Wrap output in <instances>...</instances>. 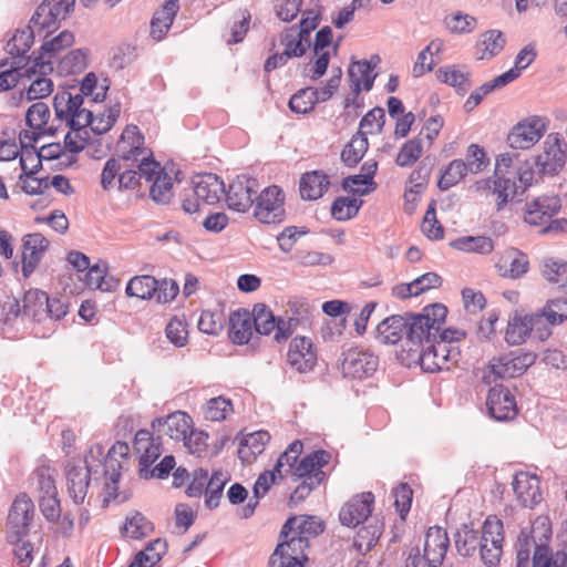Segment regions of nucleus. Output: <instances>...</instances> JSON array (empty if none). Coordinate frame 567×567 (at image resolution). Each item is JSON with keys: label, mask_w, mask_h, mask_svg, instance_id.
I'll return each mask as SVG.
<instances>
[{"label": "nucleus", "mask_w": 567, "mask_h": 567, "mask_svg": "<svg viewBox=\"0 0 567 567\" xmlns=\"http://www.w3.org/2000/svg\"><path fill=\"white\" fill-rule=\"evenodd\" d=\"M446 306L442 302L426 305L421 312L408 311L404 315H392L381 320L374 329V338L381 344H396L405 336L413 341L417 333L427 332L433 324L443 321Z\"/></svg>", "instance_id": "f257e3e1"}, {"label": "nucleus", "mask_w": 567, "mask_h": 567, "mask_svg": "<svg viewBox=\"0 0 567 567\" xmlns=\"http://www.w3.org/2000/svg\"><path fill=\"white\" fill-rule=\"evenodd\" d=\"M33 44L34 34L32 32L27 37L13 32L4 47L7 53L11 55L14 68H19L21 79L32 80L35 75H48L53 72L52 61L42 58L35 50L29 54Z\"/></svg>", "instance_id": "f03ea898"}, {"label": "nucleus", "mask_w": 567, "mask_h": 567, "mask_svg": "<svg viewBox=\"0 0 567 567\" xmlns=\"http://www.w3.org/2000/svg\"><path fill=\"white\" fill-rule=\"evenodd\" d=\"M71 13H65L64 4L61 0H42L32 13L28 24L24 28H18L14 32L28 35L30 32L42 39L51 37L61 28L62 20H65Z\"/></svg>", "instance_id": "7ed1b4c3"}, {"label": "nucleus", "mask_w": 567, "mask_h": 567, "mask_svg": "<svg viewBox=\"0 0 567 567\" xmlns=\"http://www.w3.org/2000/svg\"><path fill=\"white\" fill-rule=\"evenodd\" d=\"M137 172L141 178L152 183L148 197L157 205H168L174 196L173 181L152 151L138 162Z\"/></svg>", "instance_id": "20e7f679"}, {"label": "nucleus", "mask_w": 567, "mask_h": 567, "mask_svg": "<svg viewBox=\"0 0 567 567\" xmlns=\"http://www.w3.org/2000/svg\"><path fill=\"white\" fill-rule=\"evenodd\" d=\"M285 202L284 189L276 184L269 185L255 197L254 217L265 225H280L287 218Z\"/></svg>", "instance_id": "39448f33"}, {"label": "nucleus", "mask_w": 567, "mask_h": 567, "mask_svg": "<svg viewBox=\"0 0 567 567\" xmlns=\"http://www.w3.org/2000/svg\"><path fill=\"white\" fill-rule=\"evenodd\" d=\"M34 517V504L25 492L19 493L9 509L7 517V542L10 545H18L22 538L29 535L30 526Z\"/></svg>", "instance_id": "423d86ee"}, {"label": "nucleus", "mask_w": 567, "mask_h": 567, "mask_svg": "<svg viewBox=\"0 0 567 567\" xmlns=\"http://www.w3.org/2000/svg\"><path fill=\"white\" fill-rule=\"evenodd\" d=\"M536 360L535 352L517 349L493 357L487 363V369L493 374L494 381L515 379L522 377Z\"/></svg>", "instance_id": "0eeeda50"}, {"label": "nucleus", "mask_w": 567, "mask_h": 567, "mask_svg": "<svg viewBox=\"0 0 567 567\" xmlns=\"http://www.w3.org/2000/svg\"><path fill=\"white\" fill-rule=\"evenodd\" d=\"M533 331L540 341L547 340L551 334L549 327L542 326L536 312L520 315L518 310H514L508 318L504 339L511 347L520 346L526 342Z\"/></svg>", "instance_id": "6e6552de"}, {"label": "nucleus", "mask_w": 567, "mask_h": 567, "mask_svg": "<svg viewBox=\"0 0 567 567\" xmlns=\"http://www.w3.org/2000/svg\"><path fill=\"white\" fill-rule=\"evenodd\" d=\"M343 378L364 380L371 378L378 370L379 357L369 349L358 347L342 349L338 360Z\"/></svg>", "instance_id": "1a4fd4ad"}, {"label": "nucleus", "mask_w": 567, "mask_h": 567, "mask_svg": "<svg viewBox=\"0 0 567 567\" xmlns=\"http://www.w3.org/2000/svg\"><path fill=\"white\" fill-rule=\"evenodd\" d=\"M259 182L248 174H239L225 188V202L228 209L247 213L255 205Z\"/></svg>", "instance_id": "9d476101"}, {"label": "nucleus", "mask_w": 567, "mask_h": 567, "mask_svg": "<svg viewBox=\"0 0 567 567\" xmlns=\"http://www.w3.org/2000/svg\"><path fill=\"white\" fill-rule=\"evenodd\" d=\"M487 415L496 422H509L519 413L515 395L502 383L491 386L486 398Z\"/></svg>", "instance_id": "9b49d317"}, {"label": "nucleus", "mask_w": 567, "mask_h": 567, "mask_svg": "<svg viewBox=\"0 0 567 567\" xmlns=\"http://www.w3.org/2000/svg\"><path fill=\"white\" fill-rule=\"evenodd\" d=\"M331 454L323 450H315L306 454L293 468H289L293 481L299 480H316V484H321L326 477L322 468L330 462Z\"/></svg>", "instance_id": "f8f14e48"}, {"label": "nucleus", "mask_w": 567, "mask_h": 567, "mask_svg": "<svg viewBox=\"0 0 567 567\" xmlns=\"http://www.w3.org/2000/svg\"><path fill=\"white\" fill-rule=\"evenodd\" d=\"M546 132V124L538 116L518 122L507 135V144L514 150H526L536 144Z\"/></svg>", "instance_id": "ddd939ff"}, {"label": "nucleus", "mask_w": 567, "mask_h": 567, "mask_svg": "<svg viewBox=\"0 0 567 567\" xmlns=\"http://www.w3.org/2000/svg\"><path fill=\"white\" fill-rule=\"evenodd\" d=\"M566 164V152L561 150V138L558 133L549 134L545 141L544 154L535 156V165L539 176L557 175Z\"/></svg>", "instance_id": "4468645a"}, {"label": "nucleus", "mask_w": 567, "mask_h": 567, "mask_svg": "<svg viewBox=\"0 0 567 567\" xmlns=\"http://www.w3.org/2000/svg\"><path fill=\"white\" fill-rule=\"evenodd\" d=\"M374 508V495L372 492H362L347 502L340 513L339 520L346 527H357L364 523Z\"/></svg>", "instance_id": "2eb2a0df"}, {"label": "nucleus", "mask_w": 567, "mask_h": 567, "mask_svg": "<svg viewBox=\"0 0 567 567\" xmlns=\"http://www.w3.org/2000/svg\"><path fill=\"white\" fill-rule=\"evenodd\" d=\"M317 360V348L310 338L297 336L290 341L287 361L299 373L312 371Z\"/></svg>", "instance_id": "dca6fc26"}, {"label": "nucleus", "mask_w": 567, "mask_h": 567, "mask_svg": "<svg viewBox=\"0 0 567 567\" xmlns=\"http://www.w3.org/2000/svg\"><path fill=\"white\" fill-rule=\"evenodd\" d=\"M333 43V31L330 25L321 27L315 34L312 41V52L315 56L313 64L310 69V79L317 81L321 79L328 71L331 53L327 51Z\"/></svg>", "instance_id": "f3484780"}, {"label": "nucleus", "mask_w": 567, "mask_h": 567, "mask_svg": "<svg viewBox=\"0 0 567 567\" xmlns=\"http://www.w3.org/2000/svg\"><path fill=\"white\" fill-rule=\"evenodd\" d=\"M251 311L246 308H237L231 311L228 318V338L236 346H245L250 343L251 348L259 344V337L252 339Z\"/></svg>", "instance_id": "a211bd4d"}, {"label": "nucleus", "mask_w": 567, "mask_h": 567, "mask_svg": "<svg viewBox=\"0 0 567 567\" xmlns=\"http://www.w3.org/2000/svg\"><path fill=\"white\" fill-rule=\"evenodd\" d=\"M512 485L522 506L533 508L542 502L540 477L537 474L519 471L514 475Z\"/></svg>", "instance_id": "6ab92c4d"}, {"label": "nucleus", "mask_w": 567, "mask_h": 567, "mask_svg": "<svg viewBox=\"0 0 567 567\" xmlns=\"http://www.w3.org/2000/svg\"><path fill=\"white\" fill-rule=\"evenodd\" d=\"M561 209V199L557 195H543L526 204L524 220L532 226H542Z\"/></svg>", "instance_id": "aec40b11"}, {"label": "nucleus", "mask_w": 567, "mask_h": 567, "mask_svg": "<svg viewBox=\"0 0 567 567\" xmlns=\"http://www.w3.org/2000/svg\"><path fill=\"white\" fill-rule=\"evenodd\" d=\"M450 547V538L446 529L441 526H432L426 530L423 557L429 567H440Z\"/></svg>", "instance_id": "412c9836"}, {"label": "nucleus", "mask_w": 567, "mask_h": 567, "mask_svg": "<svg viewBox=\"0 0 567 567\" xmlns=\"http://www.w3.org/2000/svg\"><path fill=\"white\" fill-rule=\"evenodd\" d=\"M22 276L27 279L39 266L50 241L41 233L27 234L23 239Z\"/></svg>", "instance_id": "4be33fe9"}, {"label": "nucleus", "mask_w": 567, "mask_h": 567, "mask_svg": "<svg viewBox=\"0 0 567 567\" xmlns=\"http://www.w3.org/2000/svg\"><path fill=\"white\" fill-rule=\"evenodd\" d=\"M192 184L193 195L207 205L219 203L221 195L225 194L226 185L215 173L197 174L192 178Z\"/></svg>", "instance_id": "5701e85b"}, {"label": "nucleus", "mask_w": 567, "mask_h": 567, "mask_svg": "<svg viewBox=\"0 0 567 567\" xmlns=\"http://www.w3.org/2000/svg\"><path fill=\"white\" fill-rule=\"evenodd\" d=\"M287 545L282 549V557H277L274 565L269 567H305L309 558L306 550L310 547V542L307 536L297 533L296 536L286 539Z\"/></svg>", "instance_id": "b1692460"}, {"label": "nucleus", "mask_w": 567, "mask_h": 567, "mask_svg": "<svg viewBox=\"0 0 567 567\" xmlns=\"http://www.w3.org/2000/svg\"><path fill=\"white\" fill-rule=\"evenodd\" d=\"M85 473L81 466H71L66 470V484L68 492L76 505L83 503L84 497L87 493V488L91 481V475H95L97 470H94L87 456L84 458Z\"/></svg>", "instance_id": "393cba45"}, {"label": "nucleus", "mask_w": 567, "mask_h": 567, "mask_svg": "<svg viewBox=\"0 0 567 567\" xmlns=\"http://www.w3.org/2000/svg\"><path fill=\"white\" fill-rule=\"evenodd\" d=\"M179 8V4H175V0H166L161 8L153 13L150 22V35L153 40L159 42L167 37Z\"/></svg>", "instance_id": "a878e982"}, {"label": "nucleus", "mask_w": 567, "mask_h": 567, "mask_svg": "<svg viewBox=\"0 0 567 567\" xmlns=\"http://www.w3.org/2000/svg\"><path fill=\"white\" fill-rule=\"evenodd\" d=\"M423 338L425 340V353L419 357L422 359L425 357L426 373H436L442 371L447 363V358L444 357L447 351V344L445 341L441 342L440 338H436L432 332H424Z\"/></svg>", "instance_id": "bb28decb"}, {"label": "nucleus", "mask_w": 567, "mask_h": 567, "mask_svg": "<svg viewBox=\"0 0 567 567\" xmlns=\"http://www.w3.org/2000/svg\"><path fill=\"white\" fill-rule=\"evenodd\" d=\"M329 187V176L320 169L302 174L299 183L300 195L306 200H317L321 198Z\"/></svg>", "instance_id": "cd10ccee"}, {"label": "nucleus", "mask_w": 567, "mask_h": 567, "mask_svg": "<svg viewBox=\"0 0 567 567\" xmlns=\"http://www.w3.org/2000/svg\"><path fill=\"white\" fill-rule=\"evenodd\" d=\"M369 134L373 132L357 131L343 146L340 158L344 166L354 168L362 161L369 150Z\"/></svg>", "instance_id": "c85d7f7f"}, {"label": "nucleus", "mask_w": 567, "mask_h": 567, "mask_svg": "<svg viewBox=\"0 0 567 567\" xmlns=\"http://www.w3.org/2000/svg\"><path fill=\"white\" fill-rule=\"evenodd\" d=\"M251 317H254L252 332L259 336H269L272 331L276 333L279 323H282V317L276 316L266 303L254 305Z\"/></svg>", "instance_id": "c756f323"}, {"label": "nucleus", "mask_w": 567, "mask_h": 567, "mask_svg": "<svg viewBox=\"0 0 567 567\" xmlns=\"http://www.w3.org/2000/svg\"><path fill=\"white\" fill-rule=\"evenodd\" d=\"M536 315L542 326L550 328L564 323L567 320V296L548 299Z\"/></svg>", "instance_id": "7c9ffc66"}, {"label": "nucleus", "mask_w": 567, "mask_h": 567, "mask_svg": "<svg viewBox=\"0 0 567 567\" xmlns=\"http://www.w3.org/2000/svg\"><path fill=\"white\" fill-rule=\"evenodd\" d=\"M453 537L455 548L462 557H472L477 547H480V533L474 528V524L472 522L463 523Z\"/></svg>", "instance_id": "2f4dec72"}, {"label": "nucleus", "mask_w": 567, "mask_h": 567, "mask_svg": "<svg viewBox=\"0 0 567 567\" xmlns=\"http://www.w3.org/2000/svg\"><path fill=\"white\" fill-rule=\"evenodd\" d=\"M99 466H102L104 475L111 473L110 483L105 484L106 496L103 499V507H106L111 499H117V497L121 495L118 493L117 484L121 478L122 464L116 457H114V454L107 452L103 462H100L97 467Z\"/></svg>", "instance_id": "473e14b6"}, {"label": "nucleus", "mask_w": 567, "mask_h": 567, "mask_svg": "<svg viewBox=\"0 0 567 567\" xmlns=\"http://www.w3.org/2000/svg\"><path fill=\"white\" fill-rule=\"evenodd\" d=\"M168 544L165 539L156 538L150 542L144 550L135 554L128 567H153L166 554Z\"/></svg>", "instance_id": "72a5a7b5"}, {"label": "nucleus", "mask_w": 567, "mask_h": 567, "mask_svg": "<svg viewBox=\"0 0 567 567\" xmlns=\"http://www.w3.org/2000/svg\"><path fill=\"white\" fill-rule=\"evenodd\" d=\"M49 300V295L38 288H30L23 295V316L31 318L35 322L43 321V313L45 303Z\"/></svg>", "instance_id": "f704fd0d"}, {"label": "nucleus", "mask_w": 567, "mask_h": 567, "mask_svg": "<svg viewBox=\"0 0 567 567\" xmlns=\"http://www.w3.org/2000/svg\"><path fill=\"white\" fill-rule=\"evenodd\" d=\"M90 49L79 48L71 50L58 63L60 75H75L82 73L87 66Z\"/></svg>", "instance_id": "c9c22d12"}, {"label": "nucleus", "mask_w": 567, "mask_h": 567, "mask_svg": "<svg viewBox=\"0 0 567 567\" xmlns=\"http://www.w3.org/2000/svg\"><path fill=\"white\" fill-rule=\"evenodd\" d=\"M74 42V33L69 30H63L54 37L43 39V43L35 51L42 58L52 61L61 51L71 48Z\"/></svg>", "instance_id": "e433bc0d"}, {"label": "nucleus", "mask_w": 567, "mask_h": 567, "mask_svg": "<svg viewBox=\"0 0 567 567\" xmlns=\"http://www.w3.org/2000/svg\"><path fill=\"white\" fill-rule=\"evenodd\" d=\"M450 246L456 250L480 255H489L494 250V241L487 236H462L452 240Z\"/></svg>", "instance_id": "4c0bfd02"}, {"label": "nucleus", "mask_w": 567, "mask_h": 567, "mask_svg": "<svg viewBox=\"0 0 567 567\" xmlns=\"http://www.w3.org/2000/svg\"><path fill=\"white\" fill-rule=\"evenodd\" d=\"M156 289H158V280L155 277L151 275H141L128 280L125 292L128 297L150 300L154 298Z\"/></svg>", "instance_id": "58836bf2"}, {"label": "nucleus", "mask_w": 567, "mask_h": 567, "mask_svg": "<svg viewBox=\"0 0 567 567\" xmlns=\"http://www.w3.org/2000/svg\"><path fill=\"white\" fill-rule=\"evenodd\" d=\"M493 193L497 195V212H501L509 200L517 198V202H522L524 199V197L519 195L520 193L516 183L505 175L494 177Z\"/></svg>", "instance_id": "ea45409f"}, {"label": "nucleus", "mask_w": 567, "mask_h": 567, "mask_svg": "<svg viewBox=\"0 0 567 567\" xmlns=\"http://www.w3.org/2000/svg\"><path fill=\"white\" fill-rule=\"evenodd\" d=\"M166 422V434L175 440L183 441L186 440L189 430L193 426V419L183 411H176L168 414L165 417Z\"/></svg>", "instance_id": "a19ab883"}, {"label": "nucleus", "mask_w": 567, "mask_h": 567, "mask_svg": "<svg viewBox=\"0 0 567 567\" xmlns=\"http://www.w3.org/2000/svg\"><path fill=\"white\" fill-rule=\"evenodd\" d=\"M470 173L464 159L456 158L449 163L437 179V188L442 192L450 189Z\"/></svg>", "instance_id": "79ce46f5"}, {"label": "nucleus", "mask_w": 567, "mask_h": 567, "mask_svg": "<svg viewBox=\"0 0 567 567\" xmlns=\"http://www.w3.org/2000/svg\"><path fill=\"white\" fill-rule=\"evenodd\" d=\"M417 336L420 338V342L417 339L413 341L406 340L405 344L408 348L404 346L402 347L401 351L399 352V359L401 360V363L406 367L420 364L422 370L426 372L425 357L419 359V357L425 353V340L421 333H417Z\"/></svg>", "instance_id": "37998d69"}, {"label": "nucleus", "mask_w": 567, "mask_h": 567, "mask_svg": "<svg viewBox=\"0 0 567 567\" xmlns=\"http://www.w3.org/2000/svg\"><path fill=\"white\" fill-rule=\"evenodd\" d=\"M532 567H567V555L563 550L553 551L551 547H535Z\"/></svg>", "instance_id": "c03bdc74"}, {"label": "nucleus", "mask_w": 567, "mask_h": 567, "mask_svg": "<svg viewBox=\"0 0 567 567\" xmlns=\"http://www.w3.org/2000/svg\"><path fill=\"white\" fill-rule=\"evenodd\" d=\"M128 526L133 527L130 535L132 539H143L154 532V524L148 520L145 515L138 511H135L131 517L125 518L124 525L121 527L122 536H127Z\"/></svg>", "instance_id": "a18cd8bd"}, {"label": "nucleus", "mask_w": 567, "mask_h": 567, "mask_svg": "<svg viewBox=\"0 0 567 567\" xmlns=\"http://www.w3.org/2000/svg\"><path fill=\"white\" fill-rule=\"evenodd\" d=\"M508 256L512 257L509 269H504L499 264H496L498 272L504 278L517 279L523 277L529 269V260L525 252L512 247L508 249Z\"/></svg>", "instance_id": "49530a36"}, {"label": "nucleus", "mask_w": 567, "mask_h": 567, "mask_svg": "<svg viewBox=\"0 0 567 567\" xmlns=\"http://www.w3.org/2000/svg\"><path fill=\"white\" fill-rule=\"evenodd\" d=\"M271 436L268 431L259 430L254 433H249L244 435L239 441L238 446V458L245 460L246 457L241 456L245 453V446H248L249 454L259 455L264 452L266 444L270 441Z\"/></svg>", "instance_id": "de8ad7c7"}, {"label": "nucleus", "mask_w": 567, "mask_h": 567, "mask_svg": "<svg viewBox=\"0 0 567 567\" xmlns=\"http://www.w3.org/2000/svg\"><path fill=\"white\" fill-rule=\"evenodd\" d=\"M527 533L532 536L534 548L540 546H550L553 537L551 522L547 516L536 517L530 527H527Z\"/></svg>", "instance_id": "09e8293b"}, {"label": "nucleus", "mask_w": 567, "mask_h": 567, "mask_svg": "<svg viewBox=\"0 0 567 567\" xmlns=\"http://www.w3.org/2000/svg\"><path fill=\"white\" fill-rule=\"evenodd\" d=\"M226 317L223 310H203L198 319V329L203 333L218 336L225 328Z\"/></svg>", "instance_id": "8fccbe9b"}, {"label": "nucleus", "mask_w": 567, "mask_h": 567, "mask_svg": "<svg viewBox=\"0 0 567 567\" xmlns=\"http://www.w3.org/2000/svg\"><path fill=\"white\" fill-rule=\"evenodd\" d=\"M491 163L485 148L478 144H470L466 150L464 164L471 174H478L485 171Z\"/></svg>", "instance_id": "3c124183"}, {"label": "nucleus", "mask_w": 567, "mask_h": 567, "mask_svg": "<svg viewBox=\"0 0 567 567\" xmlns=\"http://www.w3.org/2000/svg\"><path fill=\"white\" fill-rule=\"evenodd\" d=\"M423 147L420 137H413L406 141L400 148L395 164L400 167L412 166L422 156Z\"/></svg>", "instance_id": "603ef678"}, {"label": "nucleus", "mask_w": 567, "mask_h": 567, "mask_svg": "<svg viewBox=\"0 0 567 567\" xmlns=\"http://www.w3.org/2000/svg\"><path fill=\"white\" fill-rule=\"evenodd\" d=\"M311 86H306L299 89L296 93H293L289 101L288 107L295 114H309L311 113L316 105L318 104V100H313L310 95Z\"/></svg>", "instance_id": "864d4df0"}, {"label": "nucleus", "mask_w": 567, "mask_h": 567, "mask_svg": "<svg viewBox=\"0 0 567 567\" xmlns=\"http://www.w3.org/2000/svg\"><path fill=\"white\" fill-rule=\"evenodd\" d=\"M251 13L248 9H240L234 16V22L230 28V38L227 39V44H238L244 41L250 25Z\"/></svg>", "instance_id": "5fc2aeb1"}, {"label": "nucleus", "mask_w": 567, "mask_h": 567, "mask_svg": "<svg viewBox=\"0 0 567 567\" xmlns=\"http://www.w3.org/2000/svg\"><path fill=\"white\" fill-rule=\"evenodd\" d=\"M229 411H233L231 400L224 396H216L207 401L204 416L208 421L220 422L226 419Z\"/></svg>", "instance_id": "6e6d98bb"}, {"label": "nucleus", "mask_w": 567, "mask_h": 567, "mask_svg": "<svg viewBox=\"0 0 567 567\" xmlns=\"http://www.w3.org/2000/svg\"><path fill=\"white\" fill-rule=\"evenodd\" d=\"M187 326L185 319H179L177 316H174L165 328V334L168 341L177 348L186 346L188 339Z\"/></svg>", "instance_id": "4d7b16f0"}, {"label": "nucleus", "mask_w": 567, "mask_h": 567, "mask_svg": "<svg viewBox=\"0 0 567 567\" xmlns=\"http://www.w3.org/2000/svg\"><path fill=\"white\" fill-rule=\"evenodd\" d=\"M394 507L402 520H405L413 501V489L408 483H400L393 489Z\"/></svg>", "instance_id": "13d9d810"}, {"label": "nucleus", "mask_w": 567, "mask_h": 567, "mask_svg": "<svg viewBox=\"0 0 567 567\" xmlns=\"http://www.w3.org/2000/svg\"><path fill=\"white\" fill-rule=\"evenodd\" d=\"M477 23L476 18L462 11H457L445 18V24L452 33H471Z\"/></svg>", "instance_id": "bf43d9fd"}, {"label": "nucleus", "mask_w": 567, "mask_h": 567, "mask_svg": "<svg viewBox=\"0 0 567 567\" xmlns=\"http://www.w3.org/2000/svg\"><path fill=\"white\" fill-rule=\"evenodd\" d=\"M53 86V81L47 78V75H38L28 87L25 95L21 92L19 99L21 100L24 96L29 102L38 99H44L52 93Z\"/></svg>", "instance_id": "052dcab7"}, {"label": "nucleus", "mask_w": 567, "mask_h": 567, "mask_svg": "<svg viewBox=\"0 0 567 567\" xmlns=\"http://www.w3.org/2000/svg\"><path fill=\"white\" fill-rule=\"evenodd\" d=\"M51 467L49 465H41L33 472L38 481L39 496H54L59 495L55 481L50 473Z\"/></svg>", "instance_id": "680f3d73"}, {"label": "nucleus", "mask_w": 567, "mask_h": 567, "mask_svg": "<svg viewBox=\"0 0 567 567\" xmlns=\"http://www.w3.org/2000/svg\"><path fill=\"white\" fill-rule=\"evenodd\" d=\"M449 315V308L446 307V313L444 315V319L442 322L437 324H433L432 328L429 329L430 332H432L436 338L441 339L442 341H445L447 344L458 342L466 338L467 333L465 330L454 327H447L443 328L446 321V317Z\"/></svg>", "instance_id": "e2e57ef3"}, {"label": "nucleus", "mask_w": 567, "mask_h": 567, "mask_svg": "<svg viewBox=\"0 0 567 567\" xmlns=\"http://www.w3.org/2000/svg\"><path fill=\"white\" fill-rule=\"evenodd\" d=\"M39 508L47 522L58 524L61 518V501L59 495L39 496Z\"/></svg>", "instance_id": "0e129e2a"}, {"label": "nucleus", "mask_w": 567, "mask_h": 567, "mask_svg": "<svg viewBox=\"0 0 567 567\" xmlns=\"http://www.w3.org/2000/svg\"><path fill=\"white\" fill-rule=\"evenodd\" d=\"M309 229L307 227L287 226L277 236V241L280 250L285 254L290 252L295 243L300 236L307 235Z\"/></svg>", "instance_id": "69168bd1"}, {"label": "nucleus", "mask_w": 567, "mask_h": 567, "mask_svg": "<svg viewBox=\"0 0 567 567\" xmlns=\"http://www.w3.org/2000/svg\"><path fill=\"white\" fill-rule=\"evenodd\" d=\"M483 43L485 44V52L489 58L498 55L506 45V37L501 30L489 29L483 34Z\"/></svg>", "instance_id": "338daca9"}, {"label": "nucleus", "mask_w": 567, "mask_h": 567, "mask_svg": "<svg viewBox=\"0 0 567 567\" xmlns=\"http://www.w3.org/2000/svg\"><path fill=\"white\" fill-rule=\"evenodd\" d=\"M50 120V109L44 102H37L30 105L25 112V125L33 127V124L45 126Z\"/></svg>", "instance_id": "774afa93"}]
</instances>
